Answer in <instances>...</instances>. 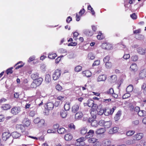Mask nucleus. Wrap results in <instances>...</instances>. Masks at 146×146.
Returning a JSON list of instances; mask_svg holds the SVG:
<instances>
[{
    "label": "nucleus",
    "mask_w": 146,
    "mask_h": 146,
    "mask_svg": "<svg viewBox=\"0 0 146 146\" xmlns=\"http://www.w3.org/2000/svg\"><path fill=\"white\" fill-rule=\"evenodd\" d=\"M31 76L32 79L34 80L39 78V74L37 72H35L32 74Z\"/></svg>",
    "instance_id": "obj_25"
},
{
    "label": "nucleus",
    "mask_w": 146,
    "mask_h": 146,
    "mask_svg": "<svg viewBox=\"0 0 146 146\" xmlns=\"http://www.w3.org/2000/svg\"><path fill=\"white\" fill-rule=\"evenodd\" d=\"M37 86H37V84H36L35 83V82L34 80V81L31 83V88H35Z\"/></svg>",
    "instance_id": "obj_53"
},
{
    "label": "nucleus",
    "mask_w": 146,
    "mask_h": 146,
    "mask_svg": "<svg viewBox=\"0 0 146 146\" xmlns=\"http://www.w3.org/2000/svg\"><path fill=\"white\" fill-rule=\"evenodd\" d=\"M45 121L43 119H41L39 122L38 123V125L42 127L44 125Z\"/></svg>",
    "instance_id": "obj_48"
},
{
    "label": "nucleus",
    "mask_w": 146,
    "mask_h": 146,
    "mask_svg": "<svg viewBox=\"0 0 146 146\" xmlns=\"http://www.w3.org/2000/svg\"><path fill=\"white\" fill-rule=\"evenodd\" d=\"M142 89H144V94H146V84L144 83L141 86Z\"/></svg>",
    "instance_id": "obj_54"
},
{
    "label": "nucleus",
    "mask_w": 146,
    "mask_h": 146,
    "mask_svg": "<svg viewBox=\"0 0 146 146\" xmlns=\"http://www.w3.org/2000/svg\"><path fill=\"white\" fill-rule=\"evenodd\" d=\"M37 103L36 104L39 106H40L43 104V102L42 101H41L39 99L36 100Z\"/></svg>",
    "instance_id": "obj_46"
},
{
    "label": "nucleus",
    "mask_w": 146,
    "mask_h": 146,
    "mask_svg": "<svg viewBox=\"0 0 146 146\" xmlns=\"http://www.w3.org/2000/svg\"><path fill=\"white\" fill-rule=\"evenodd\" d=\"M59 127V125L58 124H56L53 126V129L56 131V130Z\"/></svg>",
    "instance_id": "obj_60"
},
{
    "label": "nucleus",
    "mask_w": 146,
    "mask_h": 146,
    "mask_svg": "<svg viewBox=\"0 0 146 146\" xmlns=\"http://www.w3.org/2000/svg\"><path fill=\"white\" fill-rule=\"evenodd\" d=\"M96 117V115H94L93 117L92 118H89L88 119V122H91L92 121V120H95V119Z\"/></svg>",
    "instance_id": "obj_59"
},
{
    "label": "nucleus",
    "mask_w": 146,
    "mask_h": 146,
    "mask_svg": "<svg viewBox=\"0 0 146 146\" xmlns=\"http://www.w3.org/2000/svg\"><path fill=\"white\" fill-rule=\"evenodd\" d=\"M121 110H119L115 114V116L114 117V119L115 121H117L120 119L121 115Z\"/></svg>",
    "instance_id": "obj_20"
},
{
    "label": "nucleus",
    "mask_w": 146,
    "mask_h": 146,
    "mask_svg": "<svg viewBox=\"0 0 146 146\" xmlns=\"http://www.w3.org/2000/svg\"><path fill=\"white\" fill-rule=\"evenodd\" d=\"M80 109V103L75 104L72 106V112L74 113H76Z\"/></svg>",
    "instance_id": "obj_5"
},
{
    "label": "nucleus",
    "mask_w": 146,
    "mask_h": 146,
    "mask_svg": "<svg viewBox=\"0 0 146 146\" xmlns=\"http://www.w3.org/2000/svg\"><path fill=\"white\" fill-rule=\"evenodd\" d=\"M139 76L141 79L143 78L146 77V70L144 69L141 70L139 73Z\"/></svg>",
    "instance_id": "obj_11"
},
{
    "label": "nucleus",
    "mask_w": 146,
    "mask_h": 146,
    "mask_svg": "<svg viewBox=\"0 0 146 146\" xmlns=\"http://www.w3.org/2000/svg\"><path fill=\"white\" fill-rule=\"evenodd\" d=\"M88 58L92 60L95 58V56L93 53L90 52L88 54Z\"/></svg>",
    "instance_id": "obj_38"
},
{
    "label": "nucleus",
    "mask_w": 146,
    "mask_h": 146,
    "mask_svg": "<svg viewBox=\"0 0 146 146\" xmlns=\"http://www.w3.org/2000/svg\"><path fill=\"white\" fill-rule=\"evenodd\" d=\"M104 142L106 146H114L113 145L111 144V142L110 140H106L104 141Z\"/></svg>",
    "instance_id": "obj_30"
},
{
    "label": "nucleus",
    "mask_w": 146,
    "mask_h": 146,
    "mask_svg": "<svg viewBox=\"0 0 146 146\" xmlns=\"http://www.w3.org/2000/svg\"><path fill=\"white\" fill-rule=\"evenodd\" d=\"M82 70V66L78 65L75 67L74 68V71L76 72H80Z\"/></svg>",
    "instance_id": "obj_34"
},
{
    "label": "nucleus",
    "mask_w": 146,
    "mask_h": 146,
    "mask_svg": "<svg viewBox=\"0 0 146 146\" xmlns=\"http://www.w3.org/2000/svg\"><path fill=\"white\" fill-rule=\"evenodd\" d=\"M102 46L103 48L106 50L110 49L112 48L111 44L108 43H103Z\"/></svg>",
    "instance_id": "obj_8"
},
{
    "label": "nucleus",
    "mask_w": 146,
    "mask_h": 146,
    "mask_svg": "<svg viewBox=\"0 0 146 146\" xmlns=\"http://www.w3.org/2000/svg\"><path fill=\"white\" fill-rule=\"evenodd\" d=\"M56 131L54 130L53 129H49L47 130V133H55Z\"/></svg>",
    "instance_id": "obj_64"
},
{
    "label": "nucleus",
    "mask_w": 146,
    "mask_h": 146,
    "mask_svg": "<svg viewBox=\"0 0 146 146\" xmlns=\"http://www.w3.org/2000/svg\"><path fill=\"white\" fill-rule=\"evenodd\" d=\"M110 56H107L105 57L103 59V61L105 63L108 62V61L110 59Z\"/></svg>",
    "instance_id": "obj_50"
},
{
    "label": "nucleus",
    "mask_w": 146,
    "mask_h": 146,
    "mask_svg": "<svg viewBox=\"0 0 146 146\" xmlns=\"http://www.w3.org/2000/svg\"><path fill=\"white\" fill-rule=\"evenodd\" d=\"M85 104L87 105L89 107H92V110L93 111H95L97 107V105L94 104V101L91 99L88 100L87 103Z\"/></svg>",
    "instance_id": "obj_1"
},
{
    "label": "nucleus",
    "mask_w": 146,
    "mask_h": 146,
    "mask_svg": "<svg viewBox=\"0 0 146 146\" xmlns=\"http://www.w3.org/2000/svg\"><path fill=\"white\" fill-rule=\"evenodd\" d=\"M23 122L25 126L26 127H28L30 124V121L29 120H24L23 121Z\"/></svg>",
    "instance_id": "obj_36"
},
{
    "label": "nucleus",
    "mask_w": 146,
    "mask_h": 146,
    "mask_svg": "<svg viewBox=\"0 0 146 146\" xmlns=\"http://www.w3.org/2000/svg\"><path fill=\"white\" fill-rule=\"evenodd\" d=\"M134 139H130L126 141L127 144L128 145H130L133 144L134 143Z\"/></svg>",
    "instance_id": "obj_56"
},
{
    "label": "nucleus",
    "mask_w": 146,
    "mask_h": 146,
    "mask_svg": "<svg viewBox=\"0 0 146 146\" xmlns=\"http://www.w3.org/2000/svg\"><path fill=\"white\" fill-rule=\"evenodd\" d=\"M10 108V106L8 104H5L3 105V106L1 107V108L4 110H7Z\"/></svg>",
    "instance_id": "obj_37"
},
{
    "label": "nucleus",
    "mask_w": 146,
    "mask_h": 146,
    "mask_svg": "<svg viewBox=\"0 0 146 146\" xmlns=\"http://www.w3.org/2000/svg\"><path fill=\"white\" fill-rule=\"evenodd\" d=\"M33 107V104L31 102H30L29 103L27 104L25 106L26 109L29 108L30 107L32 108Z\"/></svg>",
    "instance_id": "obj_41"
},
{
    "label": "nucleus",
    "mask_w": 146,
    "mask_h": 146,
    "mask_svg": "<svg viewBox=\"0 0 146 146\" xmlns=\"http://www.w3.org/2000/svg\"><path fill=\"white\" fill-rule=\"evenodd\" d=\"M138 56L136 55H133L131 57V59L133 61H136L138 60Z\"/></svg>",
    "instance_id": "obj_52"
},
{
    "label": "nucleus",
    "mask_w": 146,
    "mask_h": 146,
    "mask_svg": "<svg viewBox=\"0 0 146 146\" xmlns=\"http://www.w3.org/2000/svg\"><path fill=\"white\" fill-rule=\"evenodd\" d=\"M56 56V54L53 53H50L48 55V58L51 59H54Z\"/></svg>",
    "instance_id": "obj_31"
},
{
    "label": "nucleus",
    "mask_w": 146,
    "mask_h": 146,
    "mask_svg": "<svg viewBox=\"0 0 146 146\" xmlns=\"http://www.w3.org/2000/svg\"><path fill=\"white\" fill-rule=\"evenodd\" d=\"M58 133L60 134H63L66 132V131L63 127H61L57 130Z\"/></svg>",
    "instance_id": "obj_28"
},
{
    "label": "nucleus",
    "mask_w": 146,
    "mask_h": 146,
    "mask_svg": "<svg viewBox=\"0 0 146 146\" xmlns=\"http://www.w3.org/2000/svg\"><path fill=\"white\" fill-rule=\"evenodd\" d=\"M114 92L112 88H110L107 91L105 92L106 94H107L109 95H112Z\"/></svg>",
    "instance_id": "obj_39"
},
{
    "label": "nucleus",
    "mask_w": 146,
    "mask_h": 146,
    "mask_svg": "<svg viewBox=\"0 0 146 146\" xmlns=\"http://www.w3.org/2000/svg\"><path fill=\"white\" fill-rule=\"evenodd\" d=\"M130 69L133 71H137V67L136 64L135 63H132L130 67Z\"/></svg>",
    "instance_id": "obj_17"
},
{
    "label": "nucleus",
    "mask_w": 146,
    "mask_h": 146,
    "mask_svg": "<svg viewBox=\"0 0 146 146\" xmlns=\"http://www.w3.org/2000/svg\"><path fill=\"white\" fill-rule=\"evenodd\" d=\"M138 114L140 116H144L146 115V112L144 110H141L138 112Z\"/></svg>",
    "instance_id": "obj_33"
},
{
    "label": "nucleus",
    "mask_w": 146,
    "mask_h": 146,
    "mask_svg": "<svg viewBox=\"0 0 146 146\" xmlns=\"http://www.w3.org/2000/svg\"><path fill=\"white\" fill-rule=\"evenodd\" d=\"M119 128L117 127H114L112 129H110L109 131V133L110 134H112L118 132Z\"/></svg>",
    "instance_id": "obj_16"
},
{
    "label": "nucleus",
    "mask_w": 146,
    "mask_h": 146,
    "mask_svg": "<svg viewBox=\"0 0 146 146\" xmlns=\"http://www.w3.org/2000/svg\"><path fill=\"white\" fill-rule=\"evenodd\" d=\"M131 95L129 93H127L125 94L123 96V99H125L128 98V97H130Z\"/></svg>",
    "instance_id": "obj_55"
},
{
    "label": "nucleus",
    "mask_w": 146,
    "mask_h": 146,
    "mask_svg": "<svg viewBox=\"0 0 146 146\" xmlns=\"http://www.w3.org/2000/svg\"><path fill=\"white\" fill-rule=\"evenodd\" d=\"M94 135V131L92 130H90L87 133L86 137L87 139L93 136Z\"/></svg>",
    "instance_id": "obj_14"
},
{
    "label": "nucleus",
    "mask_w": 146,
    "mask_h": 146,
    "mask_svg": "<svg viewBox=\"0 0 146 146\" xmlns=\"http://www.w3.org/2000/svg\"><path fill=\"white\" fill-rule=\"evenodd\" d=\"M106 131V129L104 128H99L97 130L96 133L98 134H102L104 133Z\"/></svg>",
    "instance_id": "obj_19"
},
{
    "label": "nucleus",
    "mask_w": 146,
    "mask_h": 146,
    "mask_svg": "<svg viewBox=\"0 0 146 146\" xmlns=\"http://www.w3.org/2000/svg\"><path fill=\"white\" fill-rule=\"evenodd\" d=\"M98 114L100 115H102L104 113L105 114V111L102 109H98L97 110Z\"/></svg>",
    "instance_id": "obj_40"
},
{
    "label": "nucleus",
    "mask_w": 146,
    "mask_h": 146,
    "mask_svg": "<svg viewBox=\"0 0 146 146\" xmlns=\"http://www.w3.org/2000/svg\"><path fill=\"white\" fill-rule=\"evenodd\" d=\"M84 33L85 35L90 36H92L93 34V33L91 31L88 29L84 30Z\"/></svg>",
    "instance_id": "obj_27"
},
{
    "label": "nucleus",
    "mask_w": 146,
    "mask_h": 146,
    "mask_svg": "<svg viewBox=\"0 0 146 146\" xmlns=\"http://www.w3.org/2000/svg\"><path fill=\"white\" fill-rule=\"evenodd\" d=\"M133 90V86L131 85H130L127 87L126 89V91L127 93L131 92Z\"/></svg>",
    "instance_id": "obj_29"
},
{
    "label": "nucleus",
    "mask_w": 146,
    "mask_h": 146,
    "mask_svg": "<svg viewBox=\"0 0 146 146\" xmlns=\"http://www.w3.org/2000/svg\"><path fill=\"white\" fill-rule=\"evenodd\" d=\"M137 51L138 53L141 55H144L146 52V49L141 47H139L137 48Z\"/></svg>",
    "instance_id": "obj_7"
},
{
    "label": "nucleus",
    "mask_w": 146,
    "mask_h": 146,
    "mask_svg": "<svg viewBox=\"0 0 146 146\" xmlns=\"http://www.w3.org/2000/svg\"><path fill=\"white\" fill-rule=\"evenodd\" d=\"M11 136V134L8 132H5L2 135V138L4 140L6 141Z\"/></svg>",
    "instance_id": "obj_9"
},
{
    "label": "nucleus",
    "mask_w": 146,
    "mask_h": 146,
    "mask_svg": "<svg viewBox=\"0 0 146 146\" xmlns=\"http://www.w3.org/2000/svg\"><path fill=\"white\" fill-rule=\"evenodd\" d=\"M72 138V135L70 133H68L66 134L64 136L65 140L67 141L71 140Z\"/></svg>",
    "instance_id": "obj_21"
},
{
    "label": "nucleus",
    "mask_w": 146,
    "mask_h": 146,
    "mask_svg": "<svg viewBox=\"0 0 146 146\" xmlns=\"http://www.w3.org/2000/svg\"><path fill=\"white\" fill-rule=\"evenodd\" d=\"M143 136V135L142 133H139L135 135L134 136V140H139L141 139Z\"/></svg>",
    "instance_id": "obj_10"
},
{
    "label": "nucleus",
    "mask_w": 146,
    "mask_h": 146,
    "mask_svg": "<svg viewBox=\"0 0 146 146\" xmlns=\"http://www.w3.org/2000/svg\"><path fill=\"white\" fill-rule=\"evenodd\" d=\"M135 131H129L127 132V135L128 136H130L134 134Z\"/></svg>",
    "instance_id": "obj_51"
},
{
    "label": "nucleus",
    "mask_w": 146,
    "mask_h": 146,
    "mask_svg": "<svg viewBox=\"0 0 146 146\" xmlns=\"http://www.w3.org/2000/svg\"><path fill=\"white\" fill-rule=\"evenodd\" d=\"M117 80V78L116 76L115 75H113L111 76L110 78V82L111 83H113L115 82Z\"/></svg>",
    "instance_id": "obj_22"
},
{
    "label": "nucleus",
    "mask_w": 146,
    "mask_h": 146,
    "mask_svg": "<svg viewBox=\"0 0 146 146\" xmlns=\"http://www.w3.org/2000/svg\"><path fill=\"white\" fill-rule=\"evenodd\" d=\"M112 124V122L111 121H105L104 126L105 128H109Z\"/></svg>",
    "instance_id": "obj_26"
},
{
    "label": "nucleus",
    "mask_w": 146,
    "mask_h": 146,
    "mask_svg": "<svg viewBox=\"0 0 146 146\" xmlns=\"http://www.w3.org/2000/svg\"><path fill=\"white\" fill-rule=\"evenodd\" d=\"M56 90L58 91H60L62 90V88L60 85L57 84L56 86Z\"/></svg>",
    "instance_id": "obj_61"
},
{
    "label": "nucleus",
    "mask_w": 146,
    "mask_h": 146,
    "mask_svg": "<svg viewBox=\"0 0 146 146\" xmlns=\"http://www.w3.org/2000/svg\"><path fill=\"white\" fill-rule=\"evenodd\" d=\"M97 139L96 138H89L88 139V141L89 143H93L95 142Z\"/></svg>",
    "instance_id": "obj_43"
},
{
    "label": "nucleus",
    "mask_w": 146,
    "mask_h": 146,
    "mask_svg": "<svg viewBox=\"0 0 146 146\" xmlns=\"http://www.w3.org/2000/svg\"><path fill=\"white\" fill-rule=\"evenodd\" d=\"M61 72L60 70L58 69L56 70L52 75L53 80H56L58 79L60 77Z\"/></svg>",
    "instance_id": "obj_2"
},
{
    "label": "nucleus",
    "mask_w": 146,
    "mask_h": 146,
    "mask_svg": "<svg viewBox=\"0 0 146 146\" xmlns=\"http://www.w3.org/2000/svg\"><path fill=\"white\" fill-rule=\"evenodd\" d=\"M16 127L17 129H21L22 132H24L25 129L24 126L22 125L17 124L16 125Z\"/></svg>",
    "instance_id": "obj_23"
},
{
    "label": "nucleus",
    "mask_w": 146,
    "mask_h": 146,
    "mask_svg": "<svg viewBox=\"0 0 146 146\" xmlns=\"http://www.w3.org/2000/svg\"><path fill=\"white\" fill-rule=\"evenodd\" d=\"M21 111V109L19 107H15L12 108L11 110V113L14 115H16L18 113Z\"/></svg>",
    "instance_id": "obj_6"
},
{
    "label": "nucleus",
    "mask_w": 146,
    "mask_h": 146,
    "mask_svg": "<svg viewBox=\"0 0 146 146\" xmlns=\"http://www.w3.org/2000/svg\"><path fill=\"white\" fill-rule=\"evenodd\" d=\"M116 107L115 106L113 107L111 109L109 110V111H110V114H112L114 111L116 109Z\"/></svg>",
    "instance_id": "obj_63"
},
{
    "label": "nucleus",
    "mask_w": 146,
    "mask_h": 146,
    "mask_svg": "<svg viewBox=\"0 0 146 146\" xmlns=\"http://www.w3.org/2000/svg\"><path fill=\"white\" fill-rule=\"evenodd\" d=\"M64 108L66 111H68L70 109V104H66L64 106Z\"/></svg>",
    "instance_id": "obj_47"
},
{
    "label": "nucleus",
    "mask_w": 146,
    "mask_h": 146,
    "mask_svg": "<svg viewBox=\"0 0 146 146\" xmlns=\"http://www.w3.org/2000/svg\"><path fill=\"white\" fill-rule=\"evenodd\" d=\"M36 113V112L35 111H31L29 113V115L33 117L35 115Z\"/></svg>",
    "instance_id": "obj_62"
},
{
    "label": "nucleus",
    "mask_w": 146,
    "mask_h": 146,
    "mask_svg": "<svg viewBox=\"0 0 146 146\" xmlns=\"http://www.w3.org/2000/svg\"><path fill=\"white\" fill-rule=\"evenodd\" d=\"M90 122L91 123V125L94 127H96L98 125V122L95 120H92Z\"/></svg>",
    "instance_id": "obj_35"
},
{
    "label": "nucleus",
    "mask_w": 146,
    "mask_h": 146,
    "mask_svg": "<svg viewBox=\"0 0 146 146\" xmlns=\"http://www.w3.org/2000/svg\"><path fill=\"white\" fill-rule=\"evenodd\" d=\"M12 137L15 139L18 138L20 137L21 135L20 133L17 131L11 133Z\"/></svg>",
    "instance_id": "obj_15"
},
{
    "label": "nucleus",
    "mask_w": 146,
    "mask_h": 146,
    "mask_svg": "<svg viewBox=\"0 0 146 146\" xmlns=\"http://www.w3.org/2000/svg\"><path fill=\"white\" fill-rule=\"evenodd\" d=\"M85 139V138L84 137H80L77 139V142L75 143L76 145L77 146H83L84 144L83 141Z\"/></svg>",
    "instance_id": "obj_4"
},
{
    "label": "nucleus",
    "mask_w": 146,
    "mask_h": 146,
    "mask_svg": "<svg viewBox=\"0 0 146 146\" xmlns=\"http://www.w3.org/2000/svg\"><path fill=\"white\" fill-rule=\"evenodd\" d=\"M82 74L83 76H85L87 77H90L92 75V73L89 70L83 71L82 72Z\"/></svg>",
    "instance_id": "obj_12"
},
{
    "label": "nucleus",
    "mask_w": 146,
    "mask_h": 146,
    "mask_svg": "<svg viewBox=\"0 0 146 146\" xmlns=\"http://www.w3.org/2000/svg\"><path fill=\"white\" fill-rule=\"evenodd\" d=\"M60 115L63 118L67 116V114L65 112L63 111L60 113Z\"/></svg>",
    "instance_id": "obj_57"
},
{
    "label": "nucleus",
    "mask_w": 146,
    "mask_h": 146,
    "mask_svg": "<svg viewBox=\"0 0 146 146\" xmlns=\"http://www.w3.org/2000/svg\"><path fill=\"white\" fill-rule=\"evenodd\" d=\"M100 60H97L94 61L92 66L93 67L95 66H98L100 64Z\"/></svg>",
    "instance_id": "obj_45"
},
{
    "label": "nucleus",
    "mask_w": 146,
    "mask_h": 146,
    "mask_svg": "<svg viewBox=\"0 0 146 146\" xmlns=\"http://www.w3.org/2000/svg\"><path fill=\"white\" fill-rule=\"evenodd\" d=\"M54 104L53 103L51 102H48L47 104V109L48 110H52L54 108Z\"/></svg>",
    "instance_id": "obj_13"
},
{
    "label": "nucleus",
    "mask_w": 146,
    "mask_h": 146,
    "mask_svg": "<svg viewBox=\"0 0 146 146\" xmlns=\"http://www.w3.org/2000/svg\"><path fill=\"white\" fill-rule=\"evenodd\" d=\"M107 78V75L103 74L99 75L97 78L96 80L98 82H105Z\"/></svg>",
    "instance_id": "obj_3"
},
{
    "label": "nucleus",
    "mask_w": 146,
    "mask_h": 146,
    "mask_svg": "<svg viewBox=\"0 0 146 146\" xmlns=\"http://www.w3.org/2000/svg\"><path fill=\"white\" fill-rule=\"evenodd\" d=\"M45 81L47 83H49L51 81L50 76L49 74H46L45 76Z\"/></svg>",
    "instance_id": "obj_32"
},
{
    "label": "nucleus",
    "mask_w": 146,
    "mask_h": 146,
    "mask_svg": "<svg viewBox=\"0 0 146 146\" xmlns=\"http://www.w3.org/2000/svg\"><path fill=\"white\" fill-rule=\"evenodd\" d=\"M41 119L38 117H37L34 120V122L35 124H38Z\"/></svg>",
    "instance_id": "obj_58"
},
{
    "label": "nucleus",
    "mask_w": 146,
    "mask_h": 146,
    "mask_svg": "<svg viewBox=\"0 0 146 146\" xmlns=\"http://www.w3.org/2000/svg\"><path fill=\"white\" fill-rule=\"evenodd\" d=\"M13 67H11L7 69L6 70V73L7 74H11L13 73V71L12 70Z\"/></svg>",
    "instance_id": "obj_49"
},
{
    "label": "nucleus",
    "mask_w": 146,
    "mask_h": 146,
    "mask_svg": "<svg viewBox=\"0 0 146 146\" xmlns=\"http://www.w3.org/2000/svg\"><path fill=\"white\" fill-rule=\"evenodd\" d=\"M83 116V114L82 112H78L75 115V119L78 120L81 118Z\"/></svg>",
    "instance_id": "obj_18"
},
{
    "label": "nucleus",
    "mask_w": 146,
    "mask_h": 146,
    "mask_svg": "<svg viewBox=\"0 0 146 146\" xmlns=\"http://www.w3.org/2000/svg\"><path fill=\"white\" fill-rule=\"evenodd\" d=\"M87 132V129L84 127L82 128L80 130V133L82 135L85 134Z\"/></svg>",
    "instance_id": "obj_44"
},
{
    "label": "nucleus",
    "mask_w": 146,
    "mask_h": 146,
    "mask_svg": "<svg viewBox=\"0 0 146 146\" xmlns=\"http://www.w3.org/2000/svg\"><path fill=\"white\" fill-rule=\"evenodd\" d=\"M42 80L43 79L42 78L39 77L34 81L37 84V86H38L41 84Z\"/></svg>",
    "instance_id": "obj_24"
},
{
    "label": "nucleus",
    "mask_w": 146,
    "mask_h": 146,
    "mask_svg": "<svg viewBox=\"0 0 146 146\" xmlns=\"http://www.w3.org/2000/svg\"><path fill=\"white\" fill-rule=\"evenodd\" d=\"M105 67L107 69L111 68L112 66V63L110 62H108L106 63Z\"/></svg>",
    "instance_id": "obj_42"
}]
</instances>
